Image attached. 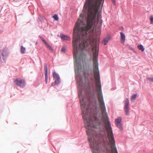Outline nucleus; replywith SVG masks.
Segmentation results:
<instances>
[{"label":"nucleus","mask_w":153,"mask_h":153,"mask_svg":"<svg viewBox=\"0 0 153 153\" xmlns=\"http://www.w3.org/2000/svg\"><path fill=\"white\" fill-rule=\"evenodd\" d=\"M73 55L75 62L76 69L77 70L80 68L81 63L86 55L82 53V50L88 49L92 47L93 51V72L96 79V91L97 94V98L100 110L103 119L104 120L105 127L106 130L107 136L109 141L108 145L110 148L107 151L110 153H118L116 146L115 141L114 137L111 126L108 120V114L106 112L105 103L103 98L101 89L98 64L97 60L98 45H73Z\"/></svg>","instance_id":"nucleus-1"},{"label":"nucleus","mask_w":153,"mask_h":153,"mask_svg":"<svg viewBox=\"0 0 153 153\" xmlns=\"http://www.w3.org/2000/svg\"><path fill=\"white\" fill-rule=\"evenodd\" d=\"M80 102L83 118L84 120L85 127L91 147L93 153H101L99 151V142L96 138V133L93 131L92 128H100L101 123L100 120L96 117L90 119L87 118L88 109L86 107L85 103L82 97L80 98Z\"/></svg>","instance_id":"nucleus-2"},{"label":"nucleus","mask_w":153,"mask_h":153,"mask_svg":"<svg viewBox=\"0 0 153 153\" xmlns=\"http://www.w3.org/2000/svg\"><path fill=\"white\" fill-rule=\"evenodd\" d=\"M15 84L17 86L21 88H23L25 85V82L24 80L16 79L14 80Z\"/></svg>","instance_id":"nucleus-3"},{"label":"nucleus","mask_w":153,"mask_h":153,"mask_svg":"<svg viewBox=\"0 0 153 153\" xmlns=\"http://www.w3.org/2000/svg\"><path fill=\"white\" fill-rule=\"evenodd\" d=\"M8 54L7 49L6 48H3L0 50V62L1 60V58L4 60H5L4 57L7 56Z\"/></svg>","instance_id":"nucleus-4"},{"label":"nucleus","mask_w":153,"mask_h":153,"mask_svg":"<svg viewBox=\"0 0 153 153\" xmlns=\"http://www.w3.org/2000/svg\"><path fill=\"white\" fill-rule=\"evenodd\" d=\"M129 101L128 99V98H126L125 102L124 109L126 115H128L129 114Z\"/></svg>","instance_id":"nucleus-5"},{"label":"nucleus","mask_w":153,"mask_h":153,"mask_svg":"<svg viewBox=\"0 0 153 153\" xmlns=\"http://www.w3.org/2000/svg\"><path fill=\"white\" fill-rule=\"evenodd\" d=\"M101 18V13H98L97 16V25H96V27L97 25L99 28H101L102 23V21Z\"/></svg>","instance_id":"nucleus-6"},{"label":"nucleus","mask_w":153,"mask_h":153,"mask_svg":"<svg viewBox=\"0 0 153 153\" xmlns=\"http://www.w3.org/2000/svg\"><path fill=\"white\" fill-rule=\"evenodd\" d=\"M120 34L121 35L120 41L123 43H124L125 41V36L124 33L122 32L120 33Z\"/></svg>","instance_id":"nucleus-7"},{"label":"nucleus","mask_w":153,"mask_h":153,"mask_svg":"<svg viewBox=\"0 0 153 153\" xmlns=\"http://www.w3.org/2000/svg\"><path fill=\"white\" fill-rule=\"evenodd\" d=\"M60 37L62 39L66 40H71L70 37L68 36H65L63 34L60 35Z\"/></svg>","instance_id":"nucleus-8"},{"label":"nucleus","mask_w":153,"mask_h":153,"mask_svg":"<svg viewBox=\"0 0 153 153\" xmlns=\"http://www.w3.org/2000/svg\"><path fill=\"white\" fill-rule=\"evenodd\" d=\"M109 40L110 38L109 37H107L105 38L103 40V43L104 45H106Z\"/></svg>","instance_id":"nucleus-9"},{"label":"nucleus","mask_w":153,"mask_h":153,"mask_svg":"<svg viewBox=\"0 0 153 153\" xmlns=\"http://www.w3.org/2000/svg\"><path fill=\"white\" fill-rule=\"evenodd\" d=\"M45 68V75H48V66L46 64L44 65Z\"/></svg>","instance_id":"nucleus-10"},{"label":"nucleus","mask_w":153,"mask_h":153,"mask_svg":"<svg viewBox=\"0 0 153 153\" xmlns=\"http://www.w3.org/2000/svg\"><path fill=\"white\" fill-rule=\"evenodd\" d=\"M45 44V45L46 47L50 50L51 51H53V49L46 42Z\"/></svg>","instance_id":"nucleus-11"},{"label":"nucleus","mask_w":153,"mask_h":153,"mask_svg":"<svg viewBox=\"0 0 153 153\" xmlns=\"http://www.w3.org/2000/svg\"><path fill=\"white\" fill-rule=\"evenodd\" d=\"M53 77L55 79H59L60 78L59 75L56 74V73L55 72L53 73Z\"/></svg>","instance_id":"nucleus-12"},{"label":"nucleus","mask_w":153,"mask_h":153,"mask_svg":"<svg viewBox=\"0 0 153 153\" xmlns=\"http://www.w3.org/2000/svg\"><path fill=\"white\" fill-rule=\"evenodd\" d=\"M25 48L22 46H21L20 48V52L22 54L24 53H25Z\"/></svg>","instance_id":"nucleus-13"},{"label":"nucleus","mask_w":153,"mask_h":153,"mask_svg":"<svg viewBox=\"0 0 153 153\" xmlns=\"http://www.w3.org/2000/svg\"><path fill=\"white\" fill-rule=\"evenodd\" d=\"M137 47L139 50H141L142 51H144L145 49L143 47L142 45H138L137 46Z\"/></svg>","instance_id":"nucleus-14"},{"label":"nucleus","mask_w":153,"mask_h":153,"mask_svg":"<svg viewBox=\"0 0 153 153\" xmlns=\"http://www.w3.org/2000/svg\"><path fill=\"white\" fill-rule=\"evenodd\" d=\"M121 120V117H119L115 121V123L116 124L120 123V122Z\"/></svg>","instance_id":"nucleus-15"},{"label":"nucleus","mask_w":153,"mask_h":153,"mask_svg":"<svg viewBox=\"0 0 153 153\" xmlns=\"http://www.w3.org/2000/svg\"><path fill=\"white\" fill-rule=\"evenodd\" d=\"M60 83V78L59 79H55V84L56 85H59Z\"/></svg>","instance_id":"nucleus-16"},{"label":"nucleus","mask_w":153,"mask_h":153,"mask_svg":"<svg viewBox=\"0 0 153 153\" xmlns=\"http://www.w3.org/2000/svg\"><path fill=\"white\" fill-rule=\"evenodd\" d=\"M137 96L136 94L133 95L131 97V101H133L135 100Z\"/></svg>","instance_id":"nucleus-17"},{"label":"nucleus","mask_w":153,"mask_h":153,"mask_svg":"<svg viewBox=\"0 0 153 153\" xmlns=\"http://www.w3.org/2000/svg\"><path fill=\"white\" fill-rule=\"evenodd\" d=\"M150 20V24H153V16H150L149 18Z\"/></svg>","instance_id":"nucleus-18"},{"label":"nucleus","mask_w":153,"mask_h":153,"mask_svg":"<svg viewBox=\"0 0 153 153\" xmlns=\"http://www.w3.org/2000/svg\"><path fill=\"white\" fill-rule=\"evenodd\" d=\"M118 128L121 130L122 129V125L121 123L116 124Z\"/></svg>","instance_id":"nucleus-19"},{"label":"nucleus","mask_w":153,"mask_h":153,"mask_svg":"<svg viewBox=\"0 0 153 153\" xmlns=\"http://www.w3.org/2000/svg\"><path fill=\"white\" fill-rule=\"evenodd\" d=\"M53 18L55 20H58V18L57 15L55 14L53 16Z\"/></svg>","instance_id":"nucleus-20"},{"label":"nucleus","mask_w":153,"mask_h":153,"mask_svg":"<svg viewBox=\"0 0 153 153\" xmlns=\"http://www.w3.org/2000/svg\"><path fill=\"white\" fill-rule=\"evenodd\" d=\"M45 81L46 84H47L48 80V75H45Z\"/></svg>","instance_id":"nucleus-21"},{"label":"nucleus","mask_w":153,"mask_h":153,"mask_svg":"<svg viewBox=\"0 0 153 153\" xmlns=\"http://www.w3.org/2000/svg\"><path fill=\"white\" fill-rule=\"evenodd\" d=\"M40 39H41V40L43 41V42L44 43H45L46 42V41L45 40V39L43 38V37H42V36H40Z\"/></svg>","instance_id":"nucleus-22"},{"label":"nucleus","mask_w":153,"mask_h":153,"mask_svg":"<svg viewBox=\"0 0 153 153\" xmlns=\"http://www.w3.org/2000/svg\"><path fill=\"white\" fill-rule=\"evenodd\" d=\"M148 80L152 82H153V77L152 78H147Z\"/></svg>","instance_id":"nucleus-23"},{"label":"nucleus","mask_w":153,"mask_h":153,"mask_svg":"<svg viewBox=\"0 0 153 153\" xmlns=\"http://www.w3.org/2000/svg\"><path fill=\"white\" fill-rule=\"evenodd\" d=\"M65 48L63 47L61 49L62 52H65Z\"/></svg>","instance_id":"nucleus-24"},{"label":"nucleus","mask_w":153,"mask_h":153,"mask_svg":"<svg viewBox=\"0 0 153 153\" xmlns=\"http://www.w3.org/2000/svg\"><path fill=\"white\" fill-rule=\"evenodd\" d=\"M113 3L114 4H115V0H112Z\"/></svg>","instance_id":"nucleus-25"}]
</instances>
